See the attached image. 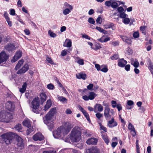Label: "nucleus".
I'll use <instances>...</instances> for the list:
<instances>
[{"mask_svg": "<svg viewBox=\"0 0 153 153\" xmlns=\"http://www.w3.org/2000/svg\"><path fill=\"white\" fill-rule=\"evenodd\" d=\"M88 22L90 24H94L95 23V21L92 18H89L88 20Z\"/></svg>", "mask_w": 153, "mask_h": 153, "instance_id": "51", "label": "nucleus"}, {"mask_svg": "<svg viewBox=\"0 0 153 153\" xmlns=\"http://www.w3.org/2000/svg\"><path fill=\"white\" fill-rule=\"evenodd\" d=\"M118 6V4L114 1H112L111 7L113 8H116Z\"/></svg>", "mask_w": 153, "mask_h": 153, "instance_id": "45", "label": "nucleus"}, {"mask_svg": "<svg viewBox=\"0 0 153 153\" xmlns=\"http://www.w3.org/2000/svg\"><path fill=\"white\" fill-rule=\"evenodd\" d=\"M72 45V42L70 39H68L67 47L68 53H69L71 51L72 48H71Z\"/></svg>", "mask_w": 153, "mask_h": 153, "instance_id": "28", "label": "nucleus"}, {"mask_svg": "<svg viewBox=\"0 0 153 153\" xmlns=\"http://www.w3.org/2000/svg\"><path fill=\"white\" fill-rule=\"evenodd\" d=\"M57 97L59 100L62 103H65L66 102L67 99L65 97L62 96H59V95Z\"/></svg>", "mask_w": 153, "mask_h": 153, "instance_id": "33", "label": "nucleus"}, {"mask_svg": "<svg viewBox=\"0 0 153 153\" xmlns=\"http://www.w3.org/2000/svg\"><path fill=\"white\" fill-rule=\"evenodd\" d=\"M55 119V117L47 113L45 117V119H44V123L48 126V129L51 130L54 127V121Z\"/></svg>", "mask_w": 153, "mask_h": 153, "instance_id": "3", "label": "nucleus"}, {"mask_svg": "<svg viewBox=\"0 0 153 153\" xmlns=\"http://www.w3.org/2000/svg\"><path fill=\"white\" fill-rule=\"evenodd\" d=\"M75 61L80 65H83L84 64L83 59H80L79 57H76L75 58Z\"/></svg>", "mask_w": 153, "mask_h": 153, "instance_id": "26", "label": "nucleus"}, {"mask_svg": "<svg viewBox=\"0 0 153 153\" xmlns=\"http://www.w3.org/2000/svg\"><path fill=\"white\" fill-rule=\"evenodd\" d=\"M116 107L119 111H120L122 109V107L120 104H117Z\"/></svg>", "mask_w": 153, "mask_h": 153, "instance_id": "62", "label": "nucleus"}, {"mask_svg": "<svg viewBox=\"0 0 153 153\" xmlns=\"http://www.w3.org/2000/svg\"><path fill=\"white\" fill-rule=\"evenodd\" d=\"M110 43L113 46H116L119 45V42L118 41H111Z\"/></svg>", "mask_w": 153, "mask_h": 153, "instance_id": "35", "label": "nucleus"}, {"mask_svg": "<svg viewBox=\"0 0 153 153\" xmlns=\"http://www.w3.org/2000/svg\"><path fill=\"white\" fill-rule=\"evenodd\" d=\"M112 0H109L106 1L105 2V5L107 7L111 6Z\"/></svg>", "mask_w": 153, "mask_h": 153, "instance_id": "49", "label": "nucleus"}, {"mask_svg": "<svg viewBox=\"0 0 153 153\" xmlns=\"http://www.w3.org/2000/svg\"><path fill=\"white\" fill-rule=\"evenodd\" d=\"M133 36L134 38H137L139 36V34L138 32H137L134 33Z\"/></svg>", "mask_w": 153, "mask_h": 153, "instance_id": "63", "label": "nucleus"}, {"mask_svg": "<svg viewBox=\"0 0 153 153\" xmlns=\"http://www.w3.org/2000/svg\"><path fill=\"white\" fill-rule=\"evenodd\" d=\"M101 48V47L100 44L97 43H96L93 47H92V49L96 51H97Z\"/></svg>", "mask_w": 153, "mask_h": 153, "instance_id": "31", "label": "nucleus"}, {"mask_svg": "<svg viewBox=\"0 0 153 153\" xmlns=\"http://www.w3.org/2000/svg\"><path fill=\"white\" fill-rule=\"evenodd\" d=\"M33 139L35 141H41L44 139L43 135L40 133H38L34 135L33 137Z\"/></svg>", "mask_w": 153, "mask_h": 153, "instance_id": "13", "label": "nucleus"}, {"mask_svg": "<svg viewBox=\"0 0 153 153\" xmlns=\"http://www.w3.org/2000/svg\"><path fill=\"white\" fill-rule=\"evenodd\" d=\"M117 11L120 13L123 12L124 11V9L123 7H120L118 8Z\"/></svg>", "mask_w": 153, "mask_h": 153, "instance_id": "60", "label": "nucleus"}, {"mask_svg": "<svg viewBox=\"0 0 153 153\" xmlns=\"http://www.w3.org/2000/svg\"><path fill=\"white\" fill-rule=\"evenodd\" d=\"M74 126V125L73 124L68 123V132H69L71 129L73 128Z\"/></svg>", "mask_w": 153, "mask_h": 153, "instance_id": "52", "label": "nucleus"}, {"mask_svg": "<svg viewBox=\"0 0 153 153\" xmlns=\"http://www.w3.org/2000/svg\"><path fill=\"white\" fill-rule=\"evenodd\" d=\"M118 65L121 67H124L125 65L127 64V62L125 60L123 59H120L118 61Z\"/></svg>", "mask_w": 153, "mask_h": 153, "instance_id": "17", "label": "nucleus"}, {"mask_svg": "<svg viewBox=\"0 0 153 153\" xmlns=\"http://www.w3.org/2000/svg\"><path fill=\"white\" fill-rule=\"evenodd\" d=\"M82 133L80 128L75 126L72 130L70 135V138L72 141L78 142L81 138Z\"/></svg>", "mask_w": 153, "mask_h": 153, "instance_id": "2", "label": "nucleus"}, {"mask_svg": "<svg viewBox=\"0 0 153 153\" xmlns=\"http://www.w3.org/2000/svg\"><path fill=\"white\" fill-rule=\"evenodd\" d=\"M96 28L100 32L104 34H107V31L103 29L100 27H96Z\"/></svg>", "mask_w": 153, "mask_h": 153, "instance_id": "34", "label": "nucleus"}, {"mask_svg": "<svg viewBox=\"0 0 153 153\" xmlns=\"http://www.w3.org/2000/svg\"><path fill=\"white\" fill-rule=\"evenodd\" d=\"M99 150L96 147H93L89 149V153H98Z\"/></svg>", "mask_w": 153, "mask_h": 153, "instance_id": "24", "label": "nucleus"}, {"mask_svg": "<svg viewBox=\"0 0 153 153\" xmlns=\"http://www.w3.org/2000/svg\"><path fill=\"white\" fill-rule=\"evenodd\" d=\"M9 56L4 51H2L0 53V65L5 64L9 58Z\"/></svg>", "mask_w": 153, "mask_h": 153, "instance_id": "8", "label": "nucleus"}, {"mask_svg": "<svg viewBox=\"0 0 153 153\" xmlns=\"http://www.w3.org/2000/svg\"><path fill=\"white\" fill-rule=\"evenodd\" d=\"M96 117L98 119H100L103 117V114L99 113H97L96 114Z\"/></svg>", "mask_w": 153, "mask_h": 153, "instance_id": "57", "label": "nucleus"}, {"mask_svg": "<svg viewBox=\"0 0 153 153\" xmlns=\"http://www.w3.org/2000/svg\"><path fill=\"white\" fill-rule=\"evenodd\" d=\"M111 104L113 108L116 107L117 105L116 102L114 100H112L111 101Z\"/></svg>", "mask_w": 153, "mask_h": 153, "instance_id": "55", "label": "nucleus"}, {"mask_svg": "<svg viewBox=\"0 0 153 153\" xmlns=\"http://www.w3.org/2000/svg\"><path fill=\"white\" fill-rule=\"evenodd\" d=\"M108 70V69L106 67H103V66H101V68L100 70H101L102 72L106 73L107 72Z\"/></svg>", "mask_w": 153, "mask_h": 153, "instance_id": "48", "label": "nucleus"}, {"mask_svg": "<svg viewBox=\"0 0 153 153\" xmlns=\"http://www.w3.org/2000/svg\"><path fill=\"white\" fill-rule=\"evenodd\" d=\"M28 128H29L27 131V134H30L32 132L34 131L35 130V128L33 127L30 126Z\"/></svg>", "mask_w": 153, "mask_h": 153, "instance_id": "37", "label": "nucleus"}, {"mask_svg": "<svg viewBox=\"0 0 153 153\" xmlns=\"http://www.w3.org/2000/svg\"><path fill=\"white\" fill-rule=\"evenodd\" d=\"M133 53V51L129 48H127L125 51V53L128 55H131Z\"/></svg>", "mask_w": 153, "mask_h": 153, "instance_id": "36", "label": "nucleus"}, {"mask_svg": "<svg viewBox=\"0 0 153 153\" xmlns=\"http://www.w3.org/2000/svg\"><path fill=\"white\" fill-rule=\"evenodd\" d=\"M96 96L97 94L94 92H90L89 93V95L88 96L90 100H93Z\"/></svg>", "mask_w": 153, "mask_h": 153, "instance_id": "32", "label": "nucleus"}, {"mask_svg": "<svg viewBox=\"0 0 153 153\" xmlns=\"http://www.w3.org/2000/svg\"><path fill=\"white\" fill-rule=\"evenodd\" d=\"M76 76L77 78L79 79H82L83 80H85L86 78V74L82 72L76 74Z\"/></svg>", "mask_w": 153, "mask_h": 153, "instance_id": "21", "label": "nucleus"}, {"mask_svg": "<svg viewBox=\"0 0 153 153\" xmlns=\"http://www.w3.org/2000/svg\"><path fill=\"white\" fill-rule=\"evenodd\" d=\"M100 129H101L103 130L104 131H105V132H107V128L105 127L102 125L101 123H100Z\"/></svg>", "mask_w": 153, "mask_h": 153, "instance_id": "58", "label": "nucleus"}, {"mask_svg": "<svg viewBox=\"0 0 153 153\" xmlns=\"http://www.w3.org/2000/svg\"><path fill=\"white\" fill-rule=\"evenodd\" d=\"M15 135L12 133H7L3 134L1 136L2 140L7 144L12 143Z\"/></svg>", "mask_w": 153, "mask_h": 153, "instance_id": "5", "label": "nucleus"}, {"mask_svg": "<svg viewBox=\"0 0 153 153\" xmlns=\"http://www.w3.org/2000/svg\"><path fill=\"white\" fill-rule=\"evenodd\" d=\"M97 23L101 24L102 23V18L101 17L98 16L96 20Z\"/></svg>", "mask_w": 153, "mask_h": 153, "instance_id": "53", "label": "nucleus"}, {"mask_svg": "<svg viewBox=\"0 0 153 153\" xmlns=\"http://www.w3.org/2000/svg\"><path fill=\"white\" fill-rule=\"evenodd\" d=\"M128 128L129 129L131 130V132H133L134 133L133 134V137H134L136 134V132L134 126L131 123H129L128 126Z\"/></svg>", "mask_w": 153, "mask_h": 153, "instance_id": "23", "label": "nucleus"}, {"mask_svg": "<svg viewBox=\"0 0 153 153\" xmlns=\"http://www.w3.org/2000/svg\"><path fill=\"white\" fill-rule=\"evenodd\" d=\"M133 65L135 68H137L139 67V63L137 61H136L134 63Z\"/></svg>", "mask_w": 153, "mask_h": 153, "instance_id": "61", "label": "nucleus"}, {"mask_svg": "<svg viewBox=\"0 0 153 153\" xmlns=\"http://www.w3.org/2000/svg\"><path fill=\"white\" fill-rule=\"evenodd\" d=\"M41 98L42 100L45 101L46 99V95L44 93H41L40 94Z\"/></svg>", "mask_w": 153, "mask_h": 153, "instance_id": "42", "label": "nucleus"}, {"mask_svg": "<svg viewBox=\"0 0 153 153\" xmlns=\"http://www.w3.org/2000/svg\"><path fill=\"white\" fill-rule=\"evenodd\" d=\"M42 153H56V151L54 150H50L48 151H44Z\"/></svg>", "mask_w": 153, "mask_h": 153, "instance_id": "56", "label": "nucleus"}, {"mask_svg": "<svg viewBox=\"0 0 153 153\" xmlns=\"http://www.w3.org/2000/svg\"><path fill=\"white\" fill-rule=\"evenodd\" d=\"M73 9V6L68 4V14L71 12Z\"/></svg>", "mask_w": 153, "mask_h": 153, "instance_id": "41", "label": "nucleus"}, {"mask_svg": "<svg viewBox=\"0 0 153 153\" xmlns=\"http://www.w3.org/2000/svg\"><path fill=\"white\" fill-rule=\"evenodd\" d=\"M48 34L50 36L52 37H55L56 36L55 33H53L51 30H49L48 31Z\"/></svg>", "mask_w": 153, "mask_h": 153, "instance_id": "44", "label": "nucleus"}, {"mask_svg": "<svg viewBox=\"0 0 153 153\" xmlns=\"http://www.w3.org/2000/svg\"><path fill=\"white\" fill-rule=\"evenodd\" d=\"M114 25L113 23H110L108 24L105 25H104L105 28V29H108L111 27H112L114 26Z\"/></svg>", "mask_w": 153, "mask_h": 153, "instance_id": "38", "label": "nucleus"}, {"mask_svg": "<svg viewBox=\"0 0 153 153\" xmlns=\"http://www.w3.org/2000/svg\"><path fill=\"white\" fill-rule=\"evenodd\" d=\"M10 14L12 16H14L15 15V11L14 9H10Z\"/></svg>", "mask_w": 153, "mask_h": 153, "instance_id": "59", "label": "nucleus"}, {"mask_svg": "<svg viewBox=\"0 0 153 153\" xmlns=\"http://www.w3.org/2000/svg\"><path fill=\"white\" fill-rule=\"evenodd\" d=\"M5 107L9 111H13L14 108L13 103L10 101H8L6 103Z\"/></svg>", "mask_w": 153, "mask_h": 153, "instance_id": "12", "label": "nucleus"}, {"mask_svg": "<svg viewBox=\"0 0 153 153\" xmlns=\"http://www.w3.org/2000/svg\"><path fill=\"white\" fill-rule=\"evenodd\" d=\"M53 135L55 138L60 137L65 142L67 141V126L66 124L63 125L53 132Z\"/></svg>", "mask_w": 153, "mask_h": 153, "instance_id": "1", "label": "nucleus"}, {"mask_svg": "<svg viewBox=\"0 0 153 153\" xmlns=\"http://www.w3.org/2000/svg\"><path fill=\"white\" fill-rule=\"evenodd\" d=\"M16 141L17 146L21 147V149L23 147L24 143L23 142V140L22 138L19 136L16 135Z\"/></svg>", "mask_w": 153, "mask_h": 153, "instance_id": "14", "label": "nucleus"}, {"mask_svg": "<svg viewBox=\"0 0 153 153\" xmlns=\"http://www.w3.org/2000/svg\"><path fill=\"white\" fill-rule=\"evenodd\" d=\"M27 85V84L26 82L24 83L23 85L22 86V88H20L19 90V91L21 93H23L25 92L26 90Z\"/></svg>", "mask_w": 153, "mask_h": 153, "instance_id": "30", "label": "nucleus"}, {"mask_svg": "<svg viewBox=\"0 0 153 153\" xmlns=\"http://www.w3.org/2000/svg\"><path fill=\"white\" fill-rule=\"evenodd\" d=\"M12 118V114L9 112L4 110L0 112V121L8 123Z\"/></svg>", "mask_w": 153, "mask_h": 153, "instance_id": "4", "label": "nucleus"}, {"mask_svg": "<svg viewBox=\"0 0 153 153\" xmlns=\"http://www.w3.org/2000/svg\"><path fill=\"white\" fill-rule=\"evenodd\" d=\"M114 111L112 109H110L108 106H106L105 108L104 114L105 118L108 120L111 118V116L113 115Z\"/></svg>", "mask_w": 153, "mask_h": 153, "instance_id": "7", "label": "nucleus"}, {"mask_svg": "<svg viewBox=\"0 0 153 153\" xmlns=\"http://www.w3.org/2000/svg\"><path fill=\"white\" fill-rule=\"evenodd\" d=\"M52 104V102L51 100L50 99L48 100H47L46 104L45 105L43 110L45 111H47L51 107Z\"/></svg>", "mask_w": 153, "mask_h": 153, "instance_id": "16", "label": "nucleus"}, {"mask_svg": "<svg viewBox=\"0 0 153 153\" xmlns=\"http://www.w3.org/2000/svg\"><path fill=\"white\" fill-rule=\"evenodd\" d=\"M5 49L9 51H12L15 49V47L14 45L10 44L6 45L5 47Z\"/></svg>", "mask_w": 153, "mask_h": 153, "instance_id": "20", "label": "nucleus"}, {"mask_svg": "<svg viewBox=\"0 0 153 153\" xmlns=\"http://www.w3.org/2000/svg\"><path fill=\"white\" fill-rule=\"evenodd\" d=\"M22 55V53L20 51H17L15 55L11 60L12 62H14L17 61L19 59L21 58Z\"/></svg>", "mask_w": 153, "mask_h": 153, "instance_id": "11", "label": "nucleus"}, {"mask_svg": "<svg viewBox=\"0 0 153 153\" xmlns=\"http://www.w3.org/2000/svg\"><path fill=\"white\" fill-rule=\"evenodd\" d=\"M93 84H90L89 85L87 86V89L90 91L93 90Z\"/></svg>", "mask_w": 153, "mask_h": 153, "instance_id": "54", "label": "nucleus"}, {"mask_svg": "<svg viewBox=\"0 0 153 153\" xmlns=\"http://www.w3.org/2000/svg\"><path fill=\"white\" fill-rule=\"evenodd\" d=\"M95 67L98 71H99L100 70L101 68V66H100L99 65L96 64H95Z\"/></svg>", "mask_w": 153, "mask_h": 153, "instance_id": "64", "label": "nucleus"}, {"mask_svg": "<svg viewBox=\"0 0 153 153\" xmlns=\"http://www.w3.org/2000/svg\"><path fill=\"white\" fill-rule=\"evenodd\" d=\"M31 121L29 119L26 118L23 121L22 124L24 126L29 128L31 126Z\"/></svg>", "mask_w": 153, "mask_h": 153, "instance_id": "18", "label": "nucleus"}, {"mask_svg": "<svg viewBox=\"0 0 153 153\" xmlns=\"http://www.w3.org/2000/svg\"><path fill=\"white\" fill-rule=\"evenodd\" d=\"M15 128V130L18 131H20V130L22 129V126L20 124H18L16 126Z\"/></svg>", "mask_w": 153, "mask_h": 153, "instance_id": "43", "label": "nucleus"}, {"mask_svg": "<svg viewBox=\"0 0 153 153\" xmlns=\"http://www.w3.org/2000/svg\"><path fill=\"white\" fill-rule=\"evenodd\" d=\"M29 69V65L27 63L25 64L22 68L18 70L16 72L18 74H21L27 71Z\"/></svg>", "mask_w": 153, "mask_h": 153, "instance_id": "9", "label": "nucleus"}, {"mask_svg": "<svg viewBox=\"0 0 153 153\" xmlns=\"http://www.w3.org/2000/svg\"><path fill=\"white\" fill-rule=\"evenodd\" d=\"M130 20L129 18L126 17L123 20V22L125 24H128L130 22Z\"/></svg>", "mask_w": 153, "mask_h": 153, "instance_id": "40", "label": "nucleus"}, {"mask_svg": "<svg viewBox=\"0 0 153 153\" xmlns=\"http://www.w3.org/2000/svg\"><path fill=\"white\" fill-rule=\"evenodd\" d=\"M39 100L38 97H35L32 102V106L31 107L32 108V111L36 113H38L39 112L37 110L39 105Z\"/></svg>", "mask_w": 153, "mask_h": 153, "instance_id": "6", "label": "nucleus"}, {"mask_svg": "<svg viewBox=\"0 0 153 153\" xmlns=\"http://www.w3.org/2000/svg\"><path fill=\"white\" fill-rule=\"evenodd\" d=\"M98 140L97 139L94 138H92L88 139L86 143L88 145H96L97 143Z\"/></svg>", "mask_w": 153, "mask_h": 153, "instance_id": "15", "label": "nucleus"}, {"mask_svg": "<svg viewBox=\"0 0 153 153\" xmlns=\"http://www.w3.org/2000/svg\"><path fill=\"white\" fill-rule=\"evenodd\" d=\"M82 113L83 114L84 116L85 117L88 121L89 122L90 121L89 114L87 112L85 111Z\"/></svg>", "mask_w": 153, "mask_h": 153, "instance_id": "47", "label": "nucleus"}, {"mask_svg": "<svg viewBox=\"0 0 153 153\" xmlns=\"http://www.w3.org/2000/svg\"><path fill=\"white\" fill-rule=\"evenodd\" d=\"M117 125V123L115 120L114 118H112L111 120L107 122V126L109 128H113Z\"/></svg>", "mask_w": 153, "mask_h": 153, "instance_id": "10", "label": "nucleus"}, {"mask_svg": "<svg viewBox=\"0 0 153 153\" xmlns=\"http://www.w3.org/2000/svg\"><path fill=\"white\" fill-rule=\"evenodd\" d=\"M102 137L105 141V143L108 145L109 143V140L108 136L106 133H104L102 134Z\"/></svg>", "mask_w": 153, "mask_h": 153, "instance_id": "29", "label": "nucleus"}, {"mask_svg": "<svg viewBox=\"0 0 153 153\" xmlns=\"http://www.w3.org/2000/svg\"><path fill=\"white\" fill-rule=\"evenodd\" d=\"M47 88L49 90H52L55 88L54 85L51 83L48 84L47 85Z\"/></svg>", "mask_w": 153, "mask_h": 153, "instance_id": "39", "label": "nucleus"}, {"mask_svg": "<svg viewBox=\"0 0 153 153\" xmlns=\"http://www.w3.org/2000/svg\"><path fill=\"white\" fill-rule=\"evenodd\" d=\"M128 16V15L126 14L124 12L120 13V17L121 18L124 19Z\"/></svg>", "mask_w": 153, "mask_h": 153, "instance_id": "46", "label": "nucleus"}, {"mask_svg": "<svg viewBox=\"0 0 153 153\" xmlns=\"http://www.w3.org/2000/svg\"><path fill=\"white\" fill-rule=\"evenodd\" d=\"M94 110L97 109L98 111L100 112L102 111L103 110L102 106L100 104H96L94 106Z\"/></svg>", "mask_w": 153, "mask_h": 153, "instance_id": "19", "label": "nucleus"}, {"mask_svg": "<svg viewBox=\"0 0 153 153\" xmlns=\"http://www.w3.org/2000/svg\"><path fill=\"white\" fill-rule=\"evenodd\" d=\"M120 37L123 41L125 42L128 44H131V41L130 39L127 37L125 36H121Z\"/></svg>", "mask_w": 153, "mask_h": 153, "instance_id": "27", "label": "nucleus"}, {"mask_svg": "<svg viewBox=\"0 0 153 153\" xmlns=\"http://www.w3.org/2000/svg\"><path fill=\"white\" fill-rule=\"evenodd\" d=\"M24 60L21 59L19 60L18 62V63L16 65L15 67V70H18L21 66L23 65L24 63Z\"/></svg>", "mask_w": 153, "mask_h": 153, "instance_id": "22", "label": "nucleus"}, {"mask_svg": "<svg viewBox=\"0 0 153 153\" xmlns=\"http://www.w3.org/2000/svg\"><path fill=\"white\" fill-rule=\"evenodd\" d=\"M56 113V107L51 108L50 109V110L48 113L55 117V115Z\"/></svg>", "mask_w": 153, "mask_h": 153, "instance_id": "25", "label": "nucleus"}, {"mask_svg": "<svg viewBox=\"0 0 153 153\" xmlns=\"http://www.w3.org/2000/svg\"><path fill=\"white\" fill-rule=\"evenodd\" d=\"M119 58V56L118 54H115L113 55V56H111L110 58L112 60H115Z\"/></svg>", "mask_w": 153, "mask_h": 153, "instance_id": "50", "label": "nucleus"}]
</instances>
